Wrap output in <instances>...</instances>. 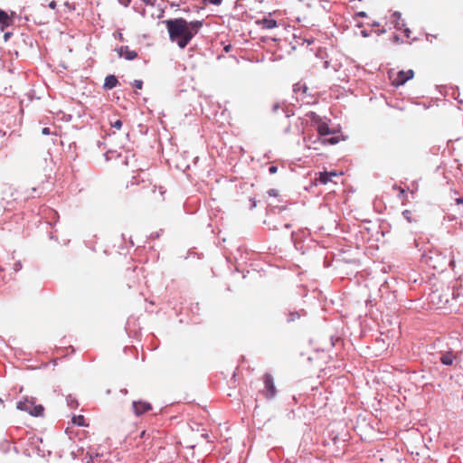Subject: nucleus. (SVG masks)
<instances>
[{"instance_id":"nucleus-11","label":"nucleus","mask_w":463,"mask_h":463,"mask_svg":"<svg viewBox=\"0 0 463 463\" xmlns=\"http://www.w3.org/2000/svg\"><path fill=\"white\" fill-rule=\"evenodd\" d=\"M118 84V80L114 75H109L105 78L104 80V88L107 90H111Z\"/></svg>"},{"instance_id":"nucleus-3","label":"nucleus","mask_w":463,"mask_h":463,"mask_svg":"<svg viewBox=\"0 0 463 463\" xmlns=\"http://www.w3.org/2000/svg\"><path fill=\"white\" fill-rule=\"evenodd\" d=\"M413 76L414 72L412 70L400 71L398 72H390V79L392 80V85L394 86L403 85L406 81L412 79Z\"/></svg>"},{"instance_id":"nucleus-24","label":"nucleus","mask_w":463,"mask_h":463,"mask_svg":"<svg viewBox=\"0 0 463 463\" xmlns=\"http://www.w3.org/2000/svg\"><path fill=\"white\" fill-rule=\"evenodd\" d=\"M49 6H50L52 9H54V8H55V6H56L55 2H53V1H52V2H51V3L49 4Z\"/></svg>"},{"instance_id":"nucleus-19","label":"nucleus","mask_w":463,"mask_h":463,"mask_svg":"<svg viewBox=\"0 0 463 463\" xmlns=\"http://www.w3.org/2000/svg\"><path fill=\"white\" fill-rule=\"evenodd\" d=\"M205 3H210L213 5H220L222 0H203Z\"/></svg>"},{"instance_id":"nucleus-12","label":"nucleus","mask_w":463,"mask_h":463,"mask_svg":"<svg viewBox=\"0 0 463 463\" xmlns=\"http://www.w3.org/2000/svg\"><path fill=\"white\" fill-rule=\"evenodd\" d=\"M259 24L262 25V27L266 29H273L277 27V22L274 19L264 18L258 22Z\"/></svg>"},{"instance_id":"nucleus-5","label":"nucleus","mask_w":463,"mask_h":463,"mask_svg":"<svg viewBox=\"0 0 463 463\" xmlns=\"http://www.w3.org/2000/svg\"><path fill=\"white\" fill-rule=\"evenodd\" d=\"M133 409H134V413L136 415H141L142 413L149 411L151 409V405L146 402H144V401H137V402H133Z\"/></svg>"},{"instance_id":"nucleus-8","label":"nucleus","mask_w":463,"mask_h":463,"mask_svg":"<svg viewBox=\"0 0 463 463\" xmlns=\"http://www.w3.org/2000/svg\"><path fill=\"white\" fill-rule=\"evenodd\" d=\"M12 24V18L3 10H0V31H4Z\"/></svg>"},{"instance_id":"nucleus-26","label":"nucleus","mask_w":463,"mask_h":463,"mask_svg":"<svg viewBox=\"0 0 463 463\" xmlns=\"http://www.w3.org/2000/svg\"><path fill=\"white\" fill-rule=\"evenodd\" d=\"M269 194L270 195H272V196H275V195H276V192H275L274 190H270V191L269 192Z\"/></svg>"},{"instance_id":"nucleus-14","label":"nucleus","mask_w":463,"mask_h":463,"mask_svg":"<svg viewBox=\"0 0 463 463\" xmlns=\"http://www.w3.org/2000/svg\"><path fill=\"white\" fill-rule=\"evenodd\" d=\"M345 137L341 135V136H337V137H332L328 139L324 138V139H322V143L324 145H327V144L335 145V144H337L340 140H345Z\"/></svg>"},{"instance_id":"nucleus-10","label":"nucleus","mask_w":463,"mask_h":463,"mask_svg":"<svg viewBox=\"0 0 463 463\" xmlns=\"http://www.w3.org/2000/svg\"><path fill=\"white\" fill-rule=\"evenodd\" d=\"M265 386H266V389L268 390L269 392V394L268 396L269 397H273L275 395V386H274V382H273V379L270 377V376H266V379H265Z\"/></svg>"},{"instance_id":"nucleus-21","label":"nucleus","mask_w":463,"mask_h":463,"mask_svg":"<svg viewBox=\"0 0 463 463\" xmlns=\"http://www.w3.org/2000/svg\"><path fill=\"white\" fill-rule=\"evenodd\" d=\"M43 135H49L50 129L48 128H43L42 130Z\"/></svg>"},{"instance_id":"nucleus-16","label":"nucleus","mask_w":463,"mask_h":463,"mask_svg":"<svg viewBox=\"0 0 463 463\" xmlns=\"http://www.w3.org/2000/svg\"><path fill=\"white\" fill-rule=\"evenodd\" d=\"M441 362L442 364H446V365H449L452 364L453 362V357L451 354H445L441 357Z\"/></svg>"},{"instance_id":"nucleus-18","label":"nucleus","mask_w":463,"mask_h":463,"mask_svg":"<svg viewBox=\"0 0 463 463\" xmlns=\"http://www.w3.org/2000/svg\"><path fill=\"white\" fill-rule=\"evenodd\" d=\"M111 126H112L113 128H117V129H120V128H121V127H122V122H121V120L118 119V120H116L115 122H113V123L111 124Z\"/></svg>"},{"instance_id":"nucleus-20","label":"nucleus","mask_w":463,"mask_h":463,"mask_svg":"<svg viewBox=\"0 0 463 463\" xmlns=\"http://www.w3.org/2000/svg\"><path fill=\"white\" fill-rule=\"evenodd\" d=\"M410 212L408 210L404 211L403 212V215L405 216V218L410 222L411 219H410Z\"/></svg>"},{"instance_id":"nucleus-6","label":"nucleus","mask_w":463,"mask_h":463,"mask_svg":"<svg viewBox=\"0 0 463 463\" xmlns=\"http://www.w3.org/2000/svg\"><path fill=\"white\" fill-rule=\"evenodd\" d=\"M116 52H118L119 57H123L127 61H132L137 56V52L129 50L128 47H120L118 49H116Z\"/></svg>"},{"instance_id":"nucleus-15","label":"nucleus","mask_w":463,"mask_h":463,"mask_svg":"<svg viewBox=\"0 0 463 463\" xmlns=\"http://www.w3.org/2000/svg\"><path fill=\"white\" fill-rule=\"evenodd\" d=\"M72 422H73V424H75L77 426H83L84 425V418L81 415L74 416L72 418Z\"/></svg>"},{"instance_id":"nucleus-22","label":"nucleus","mask_w":463,"mask_h":463,"mask_svg":"<svg viewBox=\"0 0 463 463\" xmlns=\"http://www.w3.org/2000/svg\"><path fill=\"white\" fill-rule=\"evenodd\" d=\"M10 34H11L10 33H5L4 34V40H5V42H7V41H8V39H9V37H10Z\"/></svg>"},{"instance_id":"nucleus-9","label":"nucleus","mask_w":463,"mask_h":463,"mask_svg":"<svg viewBox=\"0 0 463 463\" xmlns=\"http://www.w3.org/2000/svg\"><path fill=\"white\" fill-rule=\"evenodd\" d=\"M339 174L337 172L332 171V172H323L319 174V182L322 184H328L333 177L337 176Z\"/></svg>"},{"instance_id":"nucleus-27","label":"nucleus","mask_w":463,"mask_h":463,"mask_svg":"<svg viewBox=\"0 0 463 463\" xmlns=\"http://www.w3.org/2000/svg\"><path fill=\"white\" fill-rule=\"evenodd\" d=\"M457 203H463V199H462V198H458V199H457Z\"/></svg>"},{"instance_id":"nucleus-7","label":"nucleus","mask_w":463,"mask_h":463,"mask_svg":"<svg viewBox=\"0 0 463 463\" xmlns=\"http://www.w3.org/2000/svg\"><path fill=\"white\" fill-rule=\"evenodd\" d=\"M392 17L394 18L395 20V28L397 30H401L402 28L404 27V33H405V35L406 37H410V33H411V31L409 28L405 27V24L403 22V20H402V14L401 13L399 12H395L393 13L392 14Z\"/></svg>"},{"instance_id":"nucleus-4","label":"nucleus","mask_w":463,"mask_h":463,"mask_svg":"<svg viewBox=\"0 0 463 463\" xmlns=\"http://www.w3.org/2000/svg\"><path fill=\"white\" fill-rule=\"evenodd\" d=\"M430 303L438 308H441L448 302V297L443 296L439 291H434L430 295Z\"/></svg>"},{"instance_id":"nucleus-13","label":"nucleus","mask_w":463,"mask_h":463,"mask_svg":"<svg viewBox=\"0 0 463 463\" xmlns=\"http://www.w3.org/2000/svg\"><path fill=\"white\" fill-rule=\"evenodd\" d=\"M317 131L319 136L324 137L332 133H335V131H331L328 125L326 123H322L318 126Z\"/></svg>"},{"instance_id":"nucleus-17","label":"nucleus","mask_w":463,"mask_h":463,"mask_svg":"<svg viewBox=\"0 0 463 463\" xmlns=\"http://www.w3.org/2000/svg\"><path fill=\"white\" fill-rule=\"evenodd\" d=\"M133 86L138 90H141L143 87V82L140 80H135L133 81Z\"/></svg>"},{"instance_id":"nucleus-2","label":"nucleus","mask_w":463,"mask_h":463,"mask_svg":"<svg viewBox=\"0 0 463 463\" xmlns=\"http://www.w3.org/2000/svg\"><path fill=\"white\" fill-rule=\"evenodd\" d=\"M16 408L20 411L28 412L32 416H41L43 407L40 404L35 405L33 400L24 399L17 402Z\"/></svg>"},{"instance_id":"nucleus-1","label":"nucleus","mask_w":463,"mask_h":463,"mask_svg":"<svg viewBox=\"0 0 463 463\" xmlns=\"http://www.w3.org/2000/svg\"><path fill=\"white\" fill-rule=\"evenodd\" d=\"M165 24L171 41L175 42L181 49L189 43L202 25L201 22H187L184 19L167 20Z\"/></svg>"},{"instance_id":"nucleus-23","label":"nucleus","mask_w":463,"mask_h":463,"mask_svg":"<svg viewBox=\"0 0 463 463\" xmlns=\"http://www.w3.org/2000/svg\"><path fill=\"white\" fill-rule=\"evenodd\" d=\"M276 172H277V167L276 166H270L269 167V173L274 174Z\"/></svg>"},{"instance_id":"nucleus-25","label":"nucleus","mask_w":463,"mask_h":463,"mask_svg":"<svg viewBox=\"0 0 463 463\" xmlns=\"http://www.w3.org/2000/svg\"><path fill=\"white\" fill-rule=\"evenodd\" d=\"M358 15L361 16V17H365L366 16V13L365 12H360V13H358Z\"/></svg>"}]
</instances>
